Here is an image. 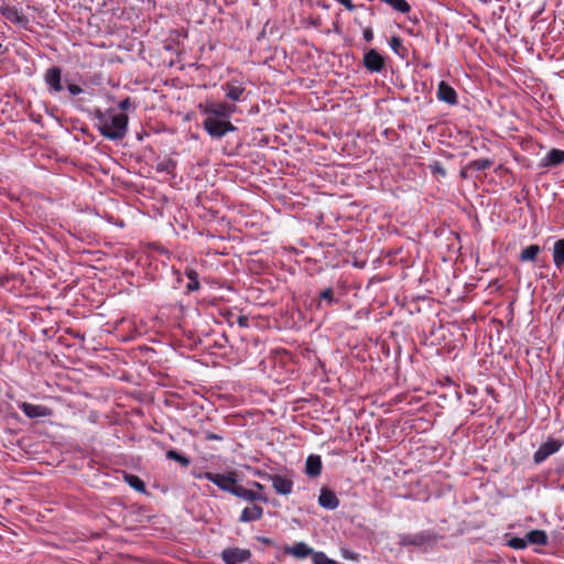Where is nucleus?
<instances>
[{
	"mask_svg": "<svg viewBox=\"0 0 564 564\" xmlns=\"http://www.w3.org/2000/svg\"><path fill=\"white\" fill-rule=\"evenodd\" d=\"M96 126L100 134L108 140H121L128 131V115L117 113L112 109L95 111Z\"/></svg>",
	"mask_w": 564,
	"mask_h": 564,
	"instance_id": "nucleus-1",
	"label": "nucleus"
},
{
	"mask_svg": "<svg viewBox=\"0 0 564 564\" xmlns=\"http://www.w3.org/2000/svg\"><path fill=\"white\" fill-rule=\"evenodd\" d=\"M203 127L213 139H221L229 132H235L237 128L228 119L206 116Z\"/></svg>",
	"mask_w": 564,
	"mask_h": 564,
	"instance_id": "nucleus-2",
	"label": "nucleus"
},
{
	"mask_svg": "<svg viewBox=\"0 0 564 564\" xmlns=\"http://www.w3.org/2000/svg\"><path fill=\"white\" fill-rule=\"evenodd\" d=\"M438 541V535L433 531H421L416 533H403L399 535L401 546H432Z\"/></svg>",
	"mask_w": 564,
	"mask_h": 564,
	"instance_id": "nucleus-3",
	"label": "nucleus"
},
{
	"mask_svg": "<svg viewBox=\"0 0 564 564\" xmlns=\"http://www.w3.org/2000/svg\"><path fill=\"white\" fill-rule=\"evenodd\" d=\"M199 109L205 116H212L229 120L231 115L235 113L237 107L235 105H229L227 102L219 101L208 102L205 106L200 105Z\"/></svg>",
	"mask_w": 564,
	"mask_h": 564,
	"instance_id": "nucleus-4",
	"label": "nucleus"
},
{
	"mask_svg": "<svg viewBox=\"0 0 564 564\" xmlns=\"http://www.w3.org/2000/svg\"><path fill=\"white\" fill-rule=\"evenodd\" d=\"M203 477L210 482L215 484L218 488L224 491L230 492L232 495V490L237 487V476L235 473L228 474H214V473H205Z\"/></svg>",
	"mask_w": 564,
	"mask_h": 564,
	"instance_id": "nucleus-5",
	"label": "nucleus"
},
{
	"mask_svg": "<svg viewBox=\"0 0 564 564\" xmlns=\"http://www.w3.org/2000/svg\"><path fill=\"white\" fill-rule=\"evenodd\" d=\"M256 475L271 480L273 489L279 495L288 496L293 491V480L288 477L261 471H257Z\"/></svg>",
	"mask_w": 564,
	"mask_h": 564,
	"instance_id": "nucleus-6",
	"label": "nucleus"
},
{
	"mask_svg": "<svg viewBox=\"0 0 564 564\" xmlns=\"http://www.w3.org/2000/svg\"><path fill=\"white\" fill-rule=\"evenodd\" d=\"M562 447V442L558 440H549L543 443L533 454V460L535 464L543 463L549 456L555 454Z\"/></svg>",
	"mask_w": 564,
	"mask_h": 564,
	"instance_id": "nucleus-7",
	"label": "nucleus"
},
{
	"mask_svg": "<svg viewBox=\"0 0 564 564\" xmlns=\"http://www.w3.org/2000/svg\"><path fill=\"white\" fill-rule=\"evenodd\" d=\"M251 556V552L247 549L229 547L221 553V558L226 564H242Z\"/></svg>",
	"mask_w": 564,
	"mask_h": 564,
	"instance_id": "nucleus-8",
	"label": "nucleus"
},
{
	"mask_svg": "<svg viewBox=\"0 0 564 564\" xmlns=\"http://www.w3.org/2000/svg\"><path fill=\"white\" fill-rule=\"evenodd\" d=\"M0 13L10 22L12 23H15V24H20V25H26L29 20L28 18L23 14L22 10L14 7V6H10L9 3L2 1L0 3Z\"/></svg>",
	"mask_w": 564,
	"mask_h": 564,
	"instance_id": "nucleus-9",
	"label": "nucleus"
},
{
	"mask_svg": "<svg viewBox=\"0 0 564 564\" xmlns=\"http://www.w3.org/2000/svg\"><path fill=\"white\" fill-rule=\"evenodd\" d=\"M364 66L371 73H380L384 67V58L371 48L364 56Z\"/></svg>",
	"mask_w": 564,
	"mask_h": 564,
	"instance_id": "nucleus-10",
	"label": "nucleus"
},
{
	"mask_svg": "<svg viewBox=\"0 0 564 564\" xmlns=\"http://www.w3.org/2000/svg\"><path fill=\"white\" fill-rule=\"evenodd\" d=\"M21 411L30 419L46 417L52 415V410L42 404L22 402L19 404Z\"/></svg>",
	"mask_w": 564,
	"mask_h": 564,
	"instance_id": "nucleus-11",
	"label": "nucleus"
},
{
	"mask_svg": "<svg viewBox=\"0 0 564 564\" xmlns=\"http://www.w3.org/2000/svg\"><path fill=\"white\" fill-rule=\"evenodd\" d=\"M221 88L225 91L226 98L232 101H240L246 90L243 84L236 79L226 82Z\"/></svg>",
	"mask_w": 564,
	"mask_h": 564,
	"instance_id": "nucleus-12",
	"label": "nucleus"
},
{
	"mask_svg": "<svg viewBox=\"0 0 564 564\" xmlns=\"http://www.w3.org/2000/svg\"><path fill=\"white\" fill-rule=\"evenodd\" d=\"M45 83L51 90L59 93L63 90L62 86V70L57 66L48 68L44 75Z\"/></svg>",
	"mask_w": 564,
	"mask_h": 564,
	"instance_id": "nucleus-13",
	"label": "nucleus"
},
{
	"mask_svg": "<svg viewBox=\"0 0 564 564\" xmlns=\"http://www.w3.org/2000/svg\"><path fill=\"white\" fill-rule=\"evenodd\" d=\"M232 495L245 500V501H262L268 502L267 496L261 492L254 491L253 489H247L240 485L232 490Z\"/></svg>",
	"mask_w": 564,
	"mask_h": 564,
	"instance_id": "nucleus-14",
	"label": "nucleus"
},
{
	"mask_svg": "<svg viewBox=\"0 0 564 564\" xmlns=\"http://www.w3.org/2000/svg\"><path fill=\"white\" fill-rule=\"evenodd\" d=\"M318 505L326 510H335L339 506V499L333 490L323 487L319 492Z\"/></svg>",
	"mask_w": 564,
	"mask_h": 564,
	"instance_id": "nucleus-15",
	"label": "nucleus"
},
{
	"mask_svg": "<svg viewBox=\"0 0 564 564\" xmlns=\"http://www.w3.org/2000/svg\"><path fill=\"white\" fill-rule=\"evenodd\" d=\"M436 96L438 100L444 101L448 105L457 104V94L455 89L446 82H441L437 87Z\"/></svg>",
	"mask_w": 564,
	"mask_h": 564,
	"instance_id": "nucleus-16",
	"label": "nucleus"
},
{
	"mask_svg": "<svg viewBox=\"0 0 564 564\" xmlns=\"http://www.w3.org/2000/svg\"><path fill=\"white\" fill-rule=\"evenodd\" d=\"M564 163V150L552 149L540 161L541 167H551Z\"/></svg>",
	"mask_w": 564,
	"mask_h": 564,
	"instance_id": "nucleus-17",
	"label": "nucleus"
},
{
	"mask_svg": "<svg viewBox=\"0 0 564 564\" xmlns=\"http://www.w3.org/2000/svg\"><path fill=\"white\" fill-rule=\"evenodd\" d=\"M322 458L318 455H310L305 462V473L308 477H317L322 473Z\"/></svg>",
	"mask_w": 564,
	"mask_h": 564,
	"instance_id": "nucleus-18",
	"label": "nucleus"
},
{
	"mask_svg": "<svg viewBox=\"0 0 564 564\" xmlns=\"http://www.w3.org/2000/svg\"><path fill=\"white\" fill-rule=\"evenodd\" d=\"M263 516V508L260 507V506H257V505H253L251 507H246L240 517H239V521L240 522H252V521H257V520H260Z\"/></svg>",
	"mask_w": 564,
	"mask_h": 564,
	"instance_id": "nucleus-19",
	"label": "nucleus"
},
{
	"mask_svg": "<svg viewBox=\"0 0 564 564\" xmlns=\"http://www.w3.org/2000/svg\"><path fill=\"white\" fill-rule=\"evenodd\" d=\"M286 552L297 558H304L308 555L313 556L315 553L313 549L304 542L295 543L293 546L289 547Z\"/></svg>",
	"mask_w": 564,
	"mask_h": 564,
	"instance_id": "nucleus-20",
	"label": "nucleus"
},
{
	"mask_svg": "<svg viewBox=\"0 0 564 564\" xmlns=\"http://www.w3.org/2000/svg\"><path fill=\"white\" fill-rule=\"evenodd\" d=\"M528 544L533 545H546L547 544V534L543 530H532L525 535Z\"/></svg>",
	"mask_w": 564,
	"mask_h": 564,
	"instance_id": "nucleus-21",
	"label": "nucleus"
},
{
	"mask_svg": "<svg viewBox=\"0 0 564 564\" xmlns=\"http://www.w3.org/2000/svg\"><path fill=\"white\" fill-rule=\"evenodd\" d=\"M553 262L557 269L564 268V238L558 239L554 242Z\"/></svg>",
	"mask_w": 564,
	"mask_h": 564,
	"instance_id": "nucleus-22",
	"label": "nucleus"
},
{
	"mask_svg": "<svg viewBox=\"0 0 564 564\" xmlns=\"http://www.w3.org/2000/svg\"><path fill=\"white\" fill-rule=\"evenodd\" d=\"M540 252H541L540 246L530 245L520 252L519 259L522 262L535 261L538 256L540 254Z\"/></svg>",
	"mask_w": 564,
	"mask_h": 564,
	"instance_id": "nucleus-23",
	"label": "nucleus"
},
{
	"mask_svg": "<svg viewBox=\"0 0 564 564\" xmlns=\"http://www.w3.org/2000/svg\"><path fill=\"white\" fill-rule=\"evenodd\" d=\"M124 480L134 490H137L139 492H144L145 491V485H144L143 480L139 476L131 475V474H129V475L126 474L124 475Z\"/></svg>",
	"mask_w": 564,
	"mask_h": 564,
	"instance_id": "nucleus-24",
	"label": "nucleus"
},
{
	"mask_svg": "<svg viewBox=\"0 0 564 564\" xmlns=\"http://www.w3.org/2000/svg\"><path fill=\"white\" fill-rule=\"evenodd\" d=\"M382 1L387 4H389L397 12L405 14L411 11V6L405 0H382Z\"/></svg>",
	"mask_w": 564,
	"mask_h": 564,
	"instance_id": "nucleus-25",
	"label": "nucleus"
},
{
	"mask_svg": "<svg viewBox=\"0 0 564 564\" xmlns=\"http://www.w3.org/2000/svg\"><path fill=\"white\" fill-rule=\"evenodd\" d=\"M166 457L170 459H173L175 462H178L182 466H185V467L188 466L191 463L187 457H185L184 455H182L181 453H178L175 449L167 451Z\"/></svg>",
	"mask_w": 564,
	"mask_h": 564,
	"instance_id": "nucleus-26",
	"label": "nucleus"
},
{
	"mask_svg": "<svg viewBox=\"0 0 564 564\" xmlns=\"http://www.w3.org/2000/svg\"><path fill=\"white\" fill-rule=\"evenodd\" d=\"M492 165V161L490 159H479L470 162L469 167L476 171H484L489 169Z\"/></svg>",
	"mask_w": 564,
	"mask_h": 564,
	"instance_id": "nucleus-27",
	"label": "nucleus"
},
{
	"mask_svg": "<svg viewBox=\"0 0 564 564\" xmlns=\"http://www.w3.org/2000/svg\"><path fill=\"white\" fill-rule=\"evenodd\" d=\"M510 547L514 549V550H523L527 547L528 545V542H527V539L524 538H518V536H514V538H511L508 543H507Z\"/></svg>",
	"mask_w": 564,
	"mask_h": 564,
	"instance_id": "nucleus-28",
	"label": "nucleus"
},
{
	"mask_svg": "<svg viewBox=\"0 0 564 564\" xmlns=\"http://www.w3.org/2000/svg\"><path fill=\"white\" fill-rule=\"evenodd\" d=\"M313 564H338L336 561L327 557L323 552L313 554Z\"/></svg>",
	"mask_w": 564,
	"mask_h": 564,
	"instance_id": "nucleus-29",
	"label": "nucleus"
},
{
	"mask_svg": "<svg viewBox=\"0 0 564 564\" xmlns=\"http://www.w3.org/2000/svg\"><path fill=\"white\" fill-rule=\"evenodd\" d=\"M402 46V40L399 36H392L390 40V47L399 54V48Z\"/></svg>",
	"mask_w": 564,
	"mask_h": 564,
	"instance_id": "nucleus-30",
	"label": "nucleus"
},
{
	"mask_svg": "<svg viewBox=\"0 0 564 564\" xmlns=\"http://www.w3.org/2000/svg\"><path fill=\"white\" fill-rule=\"evenodd\" d=\"M67 89H68L69 94L73 96H77L83 93V88L76 84H69L67 86Z\"/></svg>",
	"mask_w": 564,
	"mask_h": 564,
	"instance_id": "nucleus-31",
	"label": "nucleus"
},
{
	"mask_svg": "<svg viewBox=\"0 0 564 564\" xmlns=\"http://www.w3.org/2000/svg\"><path fill=\"white\" fill-rule=\"evenodd\" d=\"M431 170L435 174H440L442 176L446 175L445 169L438 162H436L433 165H431Z\"/></svg>",
	"mask_w": 564,
	"mask_h": 564,
	"instance_id": "nucleus-32",
	"label": "nucleus"
},
{
	"mask_svg": "<svg viewBox=\"0 0 564 564\" xmlns=\"http://www.w3.org/2000/svg\"><path fill=\"white\" fill-rule=\"evenodd\" d=\"M333 294H334L333 290L330 288H328L322 292L321 297L323 300L328 301L329 303H333L334 302Z\"/></svg>",
	"mask_w": 564,
	"mask_h": 564,
	"instance_id": "nucleus-33",
	"label": "nucleus"
},
{
	"mask_svg": "<svg viewBox=\"0 0 564 564\" xmlns=\"http://www.w3.org/2000/svg\"><path fill=\"white\" fill-rule=\"evenodd\" d=\"M338 3L343 4L348 11H354L356 6L352 3V0H336Z\"/></svg>",
	"mask_w": 564,
	"mask_h": 564,
	"instance_id": "nucleus-34",
	"label": "nucleus"
},
{
	"mask_svg": "<svg viewBox=\"0 0 564 564\" xmlns=\"http://www.w3.org/2000/svg\"><path fill=\"white\" fill-rule=\"evenodd\" d=\"M362 35H364V39H365L367 42H371V41L373 40V32H372V29H371V28H366V29H364Z\"/></svg>",
	"mask_w": 564,
	"mask_h": 564,
	"instance_id": "nucleus-35",
	"label": "nucleus"
},
{
	"mask_svg": "<svg viewBox=\"0 0 564 564\" xmlns=\"http://www.w3.org/2000/svg\"><path fill=\"white\" fill-rule=\"evenodd\" d=\"M205 440H207V441H221L223 436H220L218 434H215V433H212V432H207L205 434Z\"/></svg>",
	"mask_w": 564,
	"mask_h": 564,
	"instance_id": "nucleus-36",
	"label": "nucleus"
},
{
	"mask_svg": "<svg viewBox=\"0 0 564 564\" xmlns=\"http://www.w3.org/2000/svg\"><path fill=\"white\" fill-rule=\"evenodd\" d=\"M130 106H131V100H130V98H124L123 100H121V101L119 102V108H120L121 110H127Z\"/></svg>",
	"mask_w": 564,
	"mask_h": 564,
	"instance_id": "nucleus-37",
	"label": "nucleus"
},
{
	"mask_svg": "<svg viewBox=\"0 0 564 564\" xmlns=\"http://www.w3.org/2000/svg\"><path fill=\"white\" fill-rule=\"evenodd\" d=\"M198 288H199V283H198V281H197V280L191 281V282L187 284V289H188L189 291H196V290H198Z\"/></svg>",
	"mask_w": 564,
	"mask_h": 564,
	"instance_id": "nucleus-38",
	"label": "nucleus"
},
{
	"mask_svg": "<svg viewBox=\"0 0 564 564\" xmlns=\"http://www.w3.org/2000/svg\"><path fill=\"white\" fill-rule=\"evenodd\" d=\"M250 485L252 486V488L256 489L254 491H258V492L262 494V490L264 489L263 485H261L258 481H251Z\"/></svg>",
	"mask_w": 564,
	"mask_h": 564,
	"instance_id": "nucleus-39",
	"label": "nucleus"
},
{
	"mask_svg": "<svg viewBox=\"0 0 564 564\" xmlns=\"http://www.w3.org/2000/svg\"><path fill=\"white\" fill-rule=\"evenodd\" d=\"M187 276L189 278L191 281L197 280L196 273L194 271L187 272Z\"/></svg>",
	"mask_w": 564,
	"mask_h": 564,
	"instance_id": "nucleus-40",
	"label": "nucleus"
},
{
	"mask_svg": "<svg viewBox=\"0 0 564 564\" xmlns=\"http://www.w3.org/2000/svg\"><path fill=\"white\" fill-rule=\"evenodd\" d=\"M243 319H245L243 317H240V318H239V324H240V325H243V324H245V323H243Z\"/></svg>",
	"mask_w": 564,
	"mask_h": 564,
	"instance_id": "nucleus-41",
	"label": "nucleus"
}]
</instances>
